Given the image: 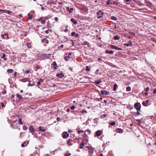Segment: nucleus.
Instances as JSON below:
<instances>
[{"label": "nucleus", "mask_w": 156, "mask_h": 156, "mask_svg": "<svg viewBox=\"0 0 156 156\" xmlns=\"http://www.w3.org/2000/svg\"><path fill=\"white\" fill-rule=\"evenodd\" d=\"M3 13H5L9 14H11V12L7 10H5L3 11Z\"/></svg>", "instance_id": "26"}, {"label": "nucleus", "mask_w": 156, "mask_h": 156, "mask_svg": "<svg viewBox=\"0 0 156 156\" xmlns=\"http://www.w3.org/2000/svg\"><path fill=\"white\" fill-rule=\"evenodd\" d=\"M1 104H2V105H1V106L2 107H4L5 106L4 105V103H2Z\"/></svg>", "instance_id": "63"}, {"label": "nucleus", "mask_w": 156, "mask_h": 156, "mask_svg": "<svg viewBox=\"0 0 156 156\" xmlns=\"http://www.w3.org/2000/svg\"><path fill=\"white\" fill-rule=\"evenodd\" d=\"M18 121H19V124H21V125H23V122L22 121V119H18Z\"/></svg>", "instance_id": "41"}, {"label": "nucleus", "mask_w": 156, "mask_h": 156, "mask_svg": "<svg viewBox=\"0 0 156 156\" xmlns=\"http://www.w3.org/2000/svg\"><path fill=\"white\" fill-rule=\"evenodd\" d=\"M70 41L71 42V44H72V45H73L74 44V42L72 40H70Z\"/></svg>", "instance_id": "59"}, {"label": "nucleus", "mask_w": 156, "mask_h": 156, "mask_svg": "<svg viewBox=\"0 0 156 156\" xmlns=\"http://www.w3.org/2000/svg\"><path fill=\"white\" fill-rule=\"evenodd\" d=\"M81 112L82 113H87V111L86 110H82L81 111Z\"/></svg>", "instance_id": "53"}, {"label": "nucleus", "mask_w": 156, "mask_h": 156, "mask_svg": "<svg viewBox=\"0 0 156 156\" xmlns=\"http://www.w3.org/2000/svg\"><path fill=\"white\" fill-rule=\"evenodd\" d=\"M41 42H45L46 44H48L49 42V41L46 38H44L41 40Z\"/></svg>", "instance_id": "17"}, {"label": "nucleus", "mask_w": 156, "mask_h": 156, "mask_svg": "<svg viewBox=\"0 0 156 156\" xmlns=\"http://www.w3.org/2000/svg\"><path fill=\"white\" fill-rule=\"evenodd\" d=\"M66 9L68 12H69V13H72L73 10V8H70L68 7H66Z\"/></svg>", "instance_id": "6"}, {"label": "nucleus", "mask_w": 156, "mask_h": 156, "mask_svg": "<svg viewBox=\"0 0 156 156\" xmlns=\"http://www.w3.org/2000/svg\"><path fill=\"white\" fill-rule=\"evenodd\" d=\"M116 132L119 133H122L123 132V131L121 129L118 128L116 130Z\"/></svg>", "instance_id": "14"}, {"label": "nucleus", "mask_w": 156, "mask_h": 156, "mask_svg": "<svg viewBox=\"0 0 156 156\" xmlns=\"http://www.w3.org/2000/svg\"><path fill=\"white\" fill-rule=\"evenodd\" d=\"M111 19L112 20H117V18L114 16H112L111 17Z\"/></svg>", "instance_id": "35"}, {"label": "nucleus", "mask_w": 156, "mask_h": 156, "mask_svg": "<svg viewBox=\"0 0 156 156\" xmlns=\"http://www.w3.org/2000/svg\"><path fill=\"white\" fill-rule=\"evenodd\" d=\"M29 130L30 132L32 133L33 135H34V132L35 130L33 128L32 126H30L29 128Z\"/></svg>", "instance_id": "4"}, {"label": "nucleus", "mask_w": 156, "mask_h": 156, "mask_svg": "<svg viewBox=\"0 0 156 156\" xmlns=\"http://www.w3.org/2000/svg\"><path fill=\"white\" fill-rule=\"evenodd\" d=\"M120 39V37L119 36L116 35L114 37V39L115 40H119Z\"/></svg>", "instance_id": "25"}, {"label": "nucleus", "mask_w": 156, "mask_h": 156, "mask_svg": "<svg viewBox=\"0 0 156 156\" xmlns=\"http://www.w3.org/2000/svg\"><path fill=\"white\" fill-rule=\"evenodd\" d=\"M26 45L27 47L29 48H30L31 47V45H30V44L29 43H27Z\"/></svg>", "instance_id": "43"}, {"label": "nucleus", "mask_w": 156, "mask_h": 156, "mask_svg": "<svg viewBox=\"0 0 156 156\" xmlns=\"http://www.w3.org/2000/svg\"><path fill=\"white\" fill-rule=\"evenodd\" d=\"M16 95L17 97V100L18 101H20L22 99V96L20 95L19 94H16Z\"/></svg>", "instance_id": "9"}, {"label": "nucleus", "mask_w": 156, "mask_h": 156, "mask_svg": "<svg viewBox=\"0 0 156 156\" xmlns=\"http://www.w3.org/2000/svg\"><path fill=\"white\" fill-rule=\"evenodd\" d=\"M136 122H138V124L139 125H140L142 123V122L140 119H136Z\"/></svg>", "instance_id": "34"}, {"label": "nucleus", "mask_w": 156, "mask_h": 156, "mask_svg": "<svg viewBox=\"0 0 156 156\" xmlns=\"http://www.w3.org/2000/svg\"><path fill=\"white\" fill-rule=\"evenodd\" d=\"M89 152L90 154H92L94 152V150L93 148H90L89 150Z\"/></svg>", "instance_id": "33"}, {"label": "nucleus", "mask_w": 156, "mask_h": 156, "mask_svg": "<svg viewBox=\"0 0 156 156\" xmlns=\"http://www.w3.org/2000/svg\"><path fill=\"white\" fill-rule=\"evenodd\" d=\"M45 22H46V20H43V21H42L41 22V23L42 24H44L45 23Z\"/></svg>", "instance_id": "57"}, {"label": "nucleus", "mask_w": 156, "mask_h": 156, "mask_svg": "<svg viewBox=\"0 0 156 156\" xmlns=\"http://www.w3.org/2000/svg\"><path fill=\"white\" fill-rule=\"evenodd\" d=\"M77 132L78 134H79L81 133H83L84 131L82 130H79L77 131Z\"/></svg>", "instance_id": "50"}, {"label": "nucleus", "mask_w": 156, "mask_h": 156, "mask_svg": "<svg viewBox=\"0 0 156 156\" xmlns=\"http://www.w3.org/2000/svg\"><path fill=\"white\" fill-rule=\"evenodd\" d=\"M7 36L8 35V34H2V36H1V37H2L3 39H5V37H4V36Z\"/></svg>", "instance_id": "48"}, {"label": "nucleus", "mask_w": 156, "mask_h": 156, "mask_svg": "<svg viewBox=\"0 0 156 156\" xmlns=\"http://www.w3.org/2000/svg\"><path fill=\"white\" fill-rule=\"evenodd\" d=\"M99 70L98 69H97L96 70V72H95V73L96 74H98V73H97L99 72Z\"/></svg>", "instance_id": "58"}, {"label": "nucleus", "mask_w": 156, "mask_h": 156, "mask_svg": "<svg viewBox=\"0 0 156 156\" xmlns=\"http://www.w3.org/2000/svg\"><path fill=\"white\" fill-rule=\"evenodd\" d=\"M86 70L87 71H90V69L88 66H87Z\"/></svg>", "instance_id": "55"}, {"label": "nucleus", "mask_w": 156, "mask_h": 156, "mask_svg": "<svg viewBox=\"0 0 156 156\" xmlns=\"http://www.w3.org/2000/svg\"><path fill=\"white\" fill-rule=\"evenodd\" d=\"M81 9L84 10L86 12H87L88 11V9H87V8L86 6L83 5L82 8H81Z\"/></svg>", "instance_id": "21"}, {"label": "nucleus", "mask_w": 156, "mask_h": 156, "mask_svg": "<svg viewBox=\"0 0 156 156\" xmlns=\"http://www.w3.org/2000/svg\"><path fill=\"white\" fill-rule=\"evenodd\" d=\"M149 102V100H147L145 101V102L143 101L142 102V105L145 106H147V104H148Z\"/></svg>", "instance_id": "15"}, {"label": "nucleus", "mask_w": 156, "mask_h": 156, "mask_svg": "<svg viewBox=\"0 0 156 156\" xmlns=\"http://www.w3.org/2000/svg\"><path fill=\"white\" fill-rule=\"evenodd\" d=\"M79 36V34H75V37H78Z\"/></svg>", "instance_id": "64"}, {"label": "nucleus", "mask_w": 156, "mask_h": 156, "mask_svg": "<svg viewBox=\"0 0 156 156\" xmlns=\"http://www.w3.org/2000/svg\"><path fill=\"white\" fill-rule=\"evenodd\" d=\"M53 65L54 69H57V64L55 61H54L53 62Z\"/></svg>", "instance_id": "13"}, {"label": "nucleus", "mask_w": 156, "mask_h": 156, "mask_svg": "<svg viewBox=\"0 0 156 156\" xmlns=\"http://www.w3.org/2000/svg\"><path fill=\"white\" fill-rule=\"evenodd\" d=\"M113 52H114L112 50L108 51V50H106V54H112L113 53Z\"/></svg>", "instance_id": "18"}, {"label": "nucleus", "mask_w": 156, "mask_h": 156, "mask_svg": "<svg viewBox=\"0 0 156 156\" xmlns=\"http://www.w3.org/2000/svg\"><path fill=\"white\" fill-rule=\"evenodd\" d=\"M101 95H107L109 94L108 91L106 90H101Z\"/></svg>", "instance_id": "5"}, {"label": "nucleus", "mask_w": 156, "mask_h": 156, "mask_svg": "<svg viewBox=\"0 0 156 156\" xmlns=\"http://www.w3.org/2000/svg\"><path fill=\"white\" fill-rule=\"evenodd\" d=\"M72 142V140L71 139H69L67 141V143L70 145L71 146L72 144L71 142Z\"/></svg>", "instance_id": "28"}, {"label": "nucleus", "mask_w": 156, "mask_h": 156, "mask_svg": "<svg viewBox=\"0 0 156 156\" xmlns=\"http://www.w3.org/2000/svg\"><path fill=\"white\" fill-rule=\"evenodd\" d=\"M109 124H110L111 126H113L115 124V122H113L109 123Z\"/></svg>", "instance_id": "42"}, {"label": "nucleus", "mask_w": 156, "mask_h": 156, "mask_svg": "<svg viewBox=\"0 0 156 156\" xmlns=\"http://www.w3.org/2000/svg\"><path fill=\"white\" fill-rule=\"evenodd\" d=\"M23 129L24 130H26L27 129L28 127L26 126H23Z\"/></svg>", "instance_id": "39"}, {"label": "nucleus", "mask_w": 156, "mask_h": 156, "mask_svg": "<svg viewBox=\"0 0 156 156\" xmlns=\"http://www.w3.org/2000/svg\"><path fill=\"white\" fill-rule=\"evenodd\" d=\"M7 71L9 73H12L13 72V70L12 69H7Z\"/></svg>", "instance_id": "29"}, {"label": "nucleus", "mask_w": 156, "mask_h": 156, "mask_svg": "<svg viewBox=\"0 0 156 156\" xmlns=\"http://www.w3.org/2000/svg\"><path fill=\"white\" fill-rule=\"evenodd\" d=\"M42 127L41 126H40L38 127V129L39 130V131H41V132H45V131H46V129H42Z\"/></svg>", "instance_id": "24"}, {"label": "nucleus", "mask_w": 156, "mask_h": 156, "mask_svg": "<svg viewBox=\"0 0 156 156\" xmlns=\"http://www.w3.org/2000/svg\"><path fill=\"white\" fill-rule=\"evenodd\" d=\"M75 108V107L74 105L70 107V109L71 110H74Z\"/></svg>", "instance_id": "52"}, {"label": "nucleus", "mask_w": 156, "mask_h": 156, "mask_svg": "<svg viewBox=\"0 0 156 156\" xmlns=\"http://www.w3.org/2000/svg\"><path fill=\"white\" fill-rule=\"evenodd\" d=\"M55 21H58V18L57 17H55Z\"/></svg>", "instance_id": "60"}, {"label": "nucleus", "mask_w": 156, "mask_h": 156, "mask_svg": "<svg viewBox=\"0 0 156 156\" xmlns=\"http://www.w3.org/2000/svg\"><path fill=\"white\" fill-rule=\"evenodd\" d=\"M102 82V80L101 79L98 80V81H94V83L97 84H99L100 83Z\"/></svg>", "instance_id": "20"}, {"label": "nucleus", "mask_w": 156, "mask_h": 156, "mask_svg": "<svg viewBox=\"0 0 156 156\" xmlns=\"http://www.w3.org/2000/svg\"><path fill=\"white\" fill-rule=\"evenodd\" d=\"M131 88L129 86L127 87L126 88V90L127 91H129L131 90Z\"/></svg>", "instance_id": "37"}, {"label": "nucleus", "mask_w": 156, "mask_h": 156, "mask_svg": "<svg viewBox=\"0 0 156 156\" xmlns=\"http://www.w3.org/2000/svg\"><path fill=\"white\" fill-rule=\"evenodd\" d=\"M70 58V57L69 56H65L64 59L66 61H67Z\"/></svg>", "instance_id": "36"}, {"label": "nucleus", "mask_w": 156, "mask_h": 156, "mask_svg": "<svg viewBox=\"0 0 156 156\" xmlns=\"http://www.w3.org/2000/svg\"><path fill=\"white\" fill-rule=\"evenodd\" d=\"M84 143L83 142H82V143H81L80 144V149H82L83 148V146H84Z\"/></svg>", "instance_id": "30"}, {"label": "nucleus", "mask_w": 156, "mask_h": 156, "mask_svg": "<svg viewBox=\"0 0 156 156\" xmlns=\"http://www.w3.org/2000/svg\"><path fill=\"white\" fill-rule=\"evenodd\" d=\"M84 133H87V134H89L90 133V130H87L86 131H85L84 132Z\"/></svg>", "instance_id": "45"}, {"label": "nucleus", "mask_w": 156, "mask_h": 156, "mask_svg": "<svg viewBox=\"0 0 156 156\" xmlns=\"http://www.w3.org/2000/svg\"><path fill=\"white\" fill-rule=\"evenodd\" d=\"M56 120L58 121H59L60 120V118L59 117H58L57 118Z\"/></svg>", "instance_id": "62"}, {"label": "nucleus", "mask_w": 156, "mask_h": 156, "mask_svg": "<svg viewBox=\"0 0 156 156\" xmlns=\"http://www.w3.org/2000/svg\"><path fill=\"white\" fill-rule=\"evenodd\" d=\"M62 136L63 138L66 139L69 136V134L66 132H64L62 134Z\"/></svg>", "instance_id": "3"}, {"label": "nucleus", "mask_w": 156, "mask_h": 156, "mask_svg": "<svg viewBox=\"0 0 156 156\" xmlns=\"http://www.w3.org/2000/svg\"><path fill=\"white\" fill-rule=\"evenodd\" d=\"M111 5H113L115 6H117L118 5V2L115 1H114L112 2H111Z\"/></svg>", "instance_id": "27"}, {"label": "nucleus", "mask_w": 156, "mask_h": 156, "mask_svg": "<svg viewBox=\"0 0 156 156\" xmlns=\"http://www.w3.org/2000/svg\"><path fill=\"white\" fill-rule=\"evenodd\" d=\"M107 116V115L106 114H103V115H101L100 116V118H101V119H103L104 118H105Z\"/></svg>", "instance_id": "31"}, {"label": "nucleus", "mask_w": 156, "mask_h": 156, "mask_svg": "<svg viewBox=\"0 0 156 156\" xmlns=\"http://www.w3.org/2000/svg\"><path fill=\"white\" fill-rule=\"evenodd\" d=\"M39 81H40L41 82H41H44V80H43L42 79H39Z\"/></svg>", "instance_id": "61"}, {"label": "nucleus", "mask_w": 156, "mask_h": 156, "mask_svg": "<svg viewBox=\"0 0 156 156\" xmlns=\"http://www.w3.org/2000/svg\"><path fill=\"white\" fill-rule=\"evenodd\" d=\"M149 90V88L148 87H147L145 89V91H147Z\"/></svg>", "instance_id": "56"}, {"label": "nucleus", "mask_w": 156, "mask_h": 156, "mask_svg": "<svg viewBox=\"0 0 156 156\" xmlns=\"http://www.w3.org/2000/svg\"><path fill=\"white\" fill-rule=\"evenodd\" d=\"M124 45L125 46L129 47V46H131L132 45V44L131 42V41H129V43H127V44L125 43V44Z\"/></svg>", "instance_id": "19"}, {"label": "nucleus", "mask_w": 156, "mask_h": 156, "mask_svg": "<svg viewBox=\"0 0 156 156\" xmlns=\"http://www.w3.org/2000/svg\"><path fill=\"white\" fill-rule=\"evenodd\" d=\"M28 18L29 19H31L32 18V15H30L29 13H28Z\"/></svg>", "instance_id": "40"}, {"label": "nucleus", "mask_w": 156, "mask_h": 156, "mask_svg": "<svg viewBox=\"0 0 156 156\" xmlns=\"http://www.w3.org/2000/svg\"><path fill=\"white\" fill-rule=\"evenodd\" d=\"M56 76L60 78H62L64 76V75L62 72H61L60 74L59 73H57Z\"/></svg>", "instance_id": "7"}, {"label": "nucleus", "mask_w": 156, "mask_h": 156, "mask_svg": "<svg viewBox=\"0 0 156 156\" xmlns=\"http://www.w3.org/2000/svg\"><path fill=\"white\" fill-rule=\"evenodd\" d=\"M134 108L136 110H140L141 105L139 102H137L135 103L134 105Z\"/></svg>", "instance_id": "1"}, {"label": "nucleus", "mask_w": 156, "mask_h": 156, "mask_svg": "<svg viewBox=\"0 0 156 156\" xmlns=\"http://www.w3.org/2000/svg\"><path fill=\"white\" fill-rule=\"evenodd\" d=\"M34 85V83L32 81H30L29 82L27 85L29 86H32Z\"/></svg>", "instance_id": "22"}, {"label": "nucleus", "mask_w": 156, "mask_h": 156, "mask_svg": "<svg viewBox=\"0 0 156 156\" xmlns=\"http://www.w3.org/2000/svg\"><path fill=\"white\" fill-rule=\"evenodd\" d=\"M103 15V13L101 10H99V12H97V15L98 16L97 17L99 19L101 18Z\"/></svg>", "instance_id": "2"}, {"label": "nucleus", "mask_w": 156, "mask_h": 156, "mask_svg": "<svg viewBox=\"0 0 156 156\" xmlns=\"http://www.w3.org/2000/svg\"><path fill=\"white\" fill-rule=\"evenodd\" d=\"M29 73V70H27L26 71H23V73L24 74V76L26 77H28L29 76V75H28L27 74Z\"/></svg>", "instance_id": "12"}, {"label": "nucleus", "mask_w": 156, "mask_h": 156, "mask_svg": "<svg viewBox=\"0 0 156 156\" xmlns=\"http://www.w3.org/2000/svg\"><path fill=\"white\" fill-rule=\"evenodd\" d=\"M137 111L136 112V114L137 115V116H139L140 114V110H136Z\"/></svg>", "instance_id": "46"}, {"label": "nucleus", "mask_w": 156, "mask_h": 156, "mask_svg": "<svg viewBox=\"0 0 156 156\" xmlns=\"http://www.w3.org/2000/svg\"><path fill=\"white\" fill-rule=\"evenodd\" d=\"M5 54H3V56H2V58H3L5 60H6L7 59V58H5Z\"/></svg>", "instance_id": "49"}, {"label": "nucleus", "mask_w": 156, "mask_h": 156, "mask_svg": "<svg viewBox=\"0 0 156 156\" xmlns=\"http://www.w3.org/2000/svg\"><path fill=\"white\" fill-rule=\"evenodd\" d=\"M111 46L113 49H114L116 50H122L121 48L118 47L116 46H114L113 45H111Z\"/></svg>", "instance_id": "8"}, {"label": "nucleus", "mask_w": 156, "mask_h": 156, "mask_svg": "<svg viewBox=\"0 0 156 156\" xmlns=\"http://www.w3.org/2000/svg\"><path fill=\"white\" fill-rule=\"evenodd\" d=\"M28 142L27 141H25L23 143H22L21 145V146L22 147H24L25 146H27V145L28 144Z\"/></svg>", "instance_id": "16"}, {"label": "nucleus", "mask_w": 156, "mask_h": 156, "mask_svg": "<svg viewBox=\"0 0 156 156\" xmlns=\"http://www.w3.org/2000/svg\"><path fill=\"white\" fill-rule=\"evenodd\" d=\"M111 1L109 0H108L107 2H106V4L107 5H109L110 4H111Z\"/></svg>", "instance_id": "44"}, {"label": "nucleus", "mask_w": 156, "mask_h": 156, "mask_svg": "<svg viewBox=\"0 0 156 156\" xmlns=\"http://www.w3.org/2000/svg\"><path fill=\"white\" fill-rule=\"evenodd\" d=\"M71 21L74 24H76L77 22L76 20H75L74 19L72 18L71 19Z\"/></svg>", "instance_id": "23"}, {"label": "nucleus", "mask_w": 156, "mask_h": 156, "mask_svg": "<svg viewBox=\"0 0 156 156\" xmlns=\"http://www.w3.org/2000/svg\"><path fill=\"white\" fill-rule=\"evenodd\" d=\"M71 155V154L67 152L66 154H65V156H70Z\"/></svg>", "instance_id": "47"}, {"label": "nucleus", "mask_w": 156, "mask_h": 156, "mask_svg": "<svg viewBox=\"0 0 156 156\" xmlns=\"http://www.w3.org/2000/svg\"><path fill=\"white\" fill-rule=\"evenodd\" d=\"M102 133V132L100 130L97 131L95 133L96 135L97 136H99Z\"/></svg>", "instance_id": "10"}, {"label": "nucleus", "mask_w": 156, "mask_h": 156, "mask_svg": "<svg viewBox=\"0 0 156 156\" xmlns=\"http://www.w3.org/2000/svg\"><path fill=\"white\" fill-rule=\"evenodd\" d=\"M132 114L135 116H137V115L136 114V112H131Z\"/></svg>", "instance_id": "38"}, {"label": "nucleus", "mask_w": 156, "mask_h": 156, "mask_svg": "<svg viewBox=\"0 0 156 156\" xmlns=\"http://www.w3.org/2000/svg\"><path fill=\"white\" fill-rule=\"evenodd\" d=\"M35 68L37 69H39L40 68V66L37 65L35 66Z\"/></svg>", "instance_id": "54"}, {"label": "nucleus", "mask_w": 156, "mask_h": 156, "mask_svg": "<svg viewBox=\"0 0 156 156\" xmlns=\"http://www.w3.org/2000/svg\"><path fill=\"white\" fill-rule=\"evenodd\" d=\"M76 33L74 32H72L71 33V36H75L76 34Z\"/></svg>", "instance_id": "51"}, {"label": "nucleus", "mask_w": 156, "mask_h": 156, "mask_svg": "<svg viewBox=\"0 0 156 156\" xmlns=\"http://www.w3.org/2000/svg\"><path fill=\"white\" fill-rule=\"evenodd\" d=\"M145 4L147 5V6L148 7L151 8L152 6V3L149 1H147L145 2Z\"/></svg>", "instance_id": "11"}, {"label": "nucleus", "mask_w": 156, "mask_h": 156, "mask_svg": "<svg viewBox=\"0 0 156 156\" xmlns=\"http://www.w3.org/2000/svg\"><path fill=\"white\" fill-rule=\"evenodd\" d=\"M117 87V85L116 84H115L114 85V88L113 89V90L114 91H115L116 90V88Z\"/></svg>", "instance_id": "32"}]
</instances>
